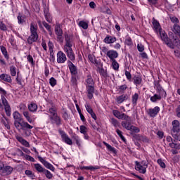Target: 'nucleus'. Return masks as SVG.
Instances as JSON below:
<instances>
[{
    "instance_id": "1",
    "label": "nucleus",
    "mask_w": 180,
    "mask_h": 180,
    "mask_svg": "<svg viewBox=\"0 0 180 180\" xmlns=\"http://www.w3.org/2000/svg\"><path fill=\"white\" fill-rule=\"evenodd\" d=\"M65 44L63 46L64 53H65L68 58H69L70 61H75V53H74V51L72 50V39L68 35H65Z\"/></svg>"
},
{
    "instance_id": "2",
    "label": "nucleus",
    "mask_w": 180,
    "mask_h": 180,
    "mask_svg": "<svg viewBox=\"0 0 180 180\" xmlns=\"http://www.w3.org/2000/svg\"><path fill=\"white\" fill-rule=\"evenodd\" d=\"M158 33L162 41H165V44H167V46L170 49H175V46H179L180 41H179V39H178V37H174V41L173 42H172L171 39L168 38V35L167 34V33H165V31H162V30H160L158 32Z\"/></svg>"
},
{
    "instance_id": "3",
    "label": "nucleus",
    "mask_w": 180,
    "mask_h": 180,
    "mask_svg": "<svg viewBox=\"0 0 180 180\" xmlns=\"http://www.w3.org/2000/svg\"><path fill=\"white\" fill-rule=\"evenodd\" d=\"M85 82L86 89L87 91V97L89 99H92V98H94V94H95V81H94L91 75H88Z\"/></svg>"
},
{
    "instance_id": "4",
    "label": "nucleus",
    "mask_w": 180,
    "mask_h": 180,
    "mask_svg": "<svg viewBox=\"0 0 180 180\" xmlns=\"http://www.w3.org/2000/svg\"><path fill=\"white\" fill-rule=\"evenodd\" d=\"M0 94L1 95V102L4 106V110L6 112V114L8 116H11V105H9V103H8V100L5 98V96L6 95V91L2 87H0Z\"/></svg>"
},
{
    "instance_id": "5",
    "label": "nucleus",
    "mask_w": 180,
    "mask_h": 180,
    "mask_svg": "<svg viewBox=\"0 0 180 180\" xmlns=\"http://www.w3.org/2000/svg\"><path fill=\"white\" fill-rule=\"evenodd\" d=\"M30 33L31 35L27 39L29 44H32L34 41H37V39H39V35L37 34V25L34 22H32L30 25Z\"/></svg>"
},
{
    "instance_id": "6",
    "label": "nucleus",
    "mask_w": 180,
    "mask_h": 180,
    "mask_svg": "<svg viewBox=\"0 0 180 180\" xmlns=\"http://www.w3.org/2000/svg\"><path fill=\"white\" fill-rule=\"evenodd\" d=\"M102 52L104 53L109 58L110 61H113L119 57V53L117 51H115L113 49L108 50L106 47H103L101 49Z\"/></svg>"
},
{
    "instance_id": "7",
    "label": "nucleus",
    "mask_w": 180,
    "mask_h": 180,
    "mask_svg": "<svg viewBox=\"0 0 180 180\" xmlns=\"http://www.w3.org/2000/svg\"><path fill=\"white\" fill-rule=\"evenodd\" d=\"M15 129L18 131H22V130H30L33 129V126L22 120L20 123L15 122Z\"/></svg>"
},
{
    "instance_id": "8",
    "label": "nucleus",
    "mask_w": 180,
    "mask_h": 180,
    "mask_svg": "<svg viewBox=\"0 0 180 180\" xmlns=\"http://www.w3.org/2000/svg\"><path fill=\"white\" fill-rule=\"evenodd\" d=\"M148 167V165H147V162L143 161V162H135V169L136 171H139L140 174H146L147 172V168Z\"/></svg>"
},
{
    "instance_id": "9",
    "label": "nucleus",
    "mask_w": 180,
    "mask_h": 180,
    "mask_svg": "<svg viewBox=\"0 0 180 180\" xmlns=\"http://www.w3.org/2000/svg\"><path fill=\"white\" fill-rule=\"evenodd\" d=\"M58 133L60 135L62 141L68 144V146H72V139L70 138L68 134L65 133L63 129H58Z\"/></svg>"
},
{
    "instance_id": "10",
    "label": "nucleus",
    "mask_w": 180,
    "mask_h": 180,
    "mask_svg": "<svg viewBox=\"0 0 180 180\" xmlns=\"http://www.w3.org/2000/svg\"><path fill=\"white\" fill-rule=\"evenodd\" d=\"M38 160L43 164V165L47 169H49L50 171H52V172H54L56 171V167L51 165V163L47 162V160H44L41 156L38 155L37 156Z\"/></svg>"
},
{
    "instance_id": "11",
    "label": "nucleus",
    "mask_w": 180,
    "mask_h": 180,
    "mask_svg": "<svg viewBox=\"0 0 180 180\" xmlns=\"http://www.w3.org/2000/svg\"><path fill=\"white\" fill-rule=\"evenodd\" d=\"M55 33L57 36L58 41H60V43H63V41H64L63 39V30L60 24H56L55 26Z\"/></svg>"
},
{
    "instance_id": "12",
    "label": "nucleus",
    "mask_w": 180,
    "mask_h": 180,
    "mask_svg": "<svg viewBox=\"0 0 180 180\" xmlns=\"http://www.w3.org/2000/svg\"><path fill=\"white\" fill-rule=\"evenodd\" d=\"M58 64H64L67 61V55L64 52L59 51L56 55Z\"/></svg>"
},
{
    "instance_id": "13",
    "label": "nucleus",
    "mask_w": 180,
    "mask_h": 180,
    "mask_svg": "<svg viewBox=\"0 0 180 180\" xmlns=\"http://www.w3.org/2000/svg\"><path fill=\"white\" fill-rule=\"evenodd\" d=\"M172 129L171 131L172 134L174 133H179L180 131V123L177 120H174L172 122Z\"/></svg>"
},
{
    "instance_id": "14",
    "label": "nucleus",
    "mask_w": 180,
    "mask_h": 180,
    "mask_svg": "<svg viewBox=\"0 0 180 180\" xmlns=\"http://www.w3.org/2000/svg\"><path fill=\"white\" fill-rule=\"evenodd\" d=\"M72 61V60H68V68L72 75H77V74H78V69H77V66H75V65H74Z\"/></svg>"
},
{
    "instance_id": "15",
    "label": "nucleus",
    "mask_w": 180,
    "mask_h": 180,
    "mask_svg": "<svg viewBox=\"0 0 180 180\" xmlns=\"http://www.w3.org/2000/svg\"><path fill=\"white\" fill-rule=\"evenodd\" d=\"M112 114L117 119H122V120H127L129 119V116L124 113H120L119 110H113Z\"/></svg>"
},
{
    "instance_id": "16",
    "label": "nucleus",
    "mask_w": 180,
    "mask_h": 180,
    "mask_svg": "<svg viewBox=\"0 0 180 180\" xmlns=\"http://www.w3.org/2000/svg\"><path fill=\"white\" fill-rule=\"evenodd\" d=\"M51 122L53 124H56V126H61V117L58 115H53L50 117Z\"/></svg>"
},
{
    "instance_id": "17",
    "label": "nucleus",
    "mask_w": 180,
    "mask_h": 180,
    "mask_svg": "<svg viewBox=\"0 0 180 180\" xmlns=\"http://www.w3.org/2000/svg\"><path fill=\"white\" fill-rule=\"evenodd\" d=\"M13 117L15 120L14 121L15 127H16V123H20L23 120V119H22V116L20 115V113H19V112L18 111H15L13 113Z\"/></svg>"
},
{
    "instance_id": "18",
    "label": "nucleus",
    "mask_w": 180,
    "mask_h": 180,
    "mask_svg": "<svg viewBox=\"0 0 180 180\" xmlns=\"http://www.w3.org/2000/svg\"><path fill=\"white\" fill-rule=\"evenodd\" d=\"M13 171V168L11 166H4L1 172V175L3 176H5V175H11V174H12V172Z\"/></svg>"
},
{
    "instance_id": "19",
    "label": "nucleus",
    "mask_w": 180,
    "mask_h": 180,
    "mask_svg": "<svg viewBox=\"0 0 180 180\" xmlns=\"http://www.w3.org/2000/svg\"><path fill=\"white\" fill-rule=\"evenodd\" d=\"M160 112V107L156 106L154 108H150L148 110V115L150 117H155Z\"/></svg>"
},
{
    "instance_id": "20",
    "label": "nucleus",
    "mask_w": 180,
    "mask_h": 180,
    "mask_svg": "<svg viewBox=\"0 0 180 180\" xmlns=\"http://www.w3.org/2000/svg\"><path fill=\"white\" fill-rule=\"evenodd\" d=\"M153 30L155 32V33H158V32H160V30H162L161 29V25H160V22L155 20V18H153V22H152Z\"/></svg>"
},
{
    "instance_id": "21",
    "label": "nucleus",
    "mask_w": 180,
    "mask_h": 180,
    "mask_svg": "<svg viewBox=\"0 0 180 180\" xmlns=\"http://www.w3.org/2000/svg\"><path fill=\"white\" fill-rule=\"evenodd\" d=\"M0 79H1V81H4V82H7L8 84L12 83V77H11V75L6 73H3L0 75Z\"/></svg>"
},
{
    "instance_id": "22",
    "label": "nucleus",
    "mask_w": 180,
    "mask_h": 180,
    "mask_svg": "<svg viewBox=\"0 0 180 180\" xmlns=\"http://www.w3.org/2000/svg\"><path fill=\"white\" fill-rule=\"evenodd\" d=\"M134 79V84L136 85V86H139L141 85V83L143 82V78L141 77V75H136L133 77Z\"/></svg>"
},
{
    "instance_id": "23",
    "label": "nucleus",
    "mask_w": 180,
    "mask_h": 180,
    "mask_svg": "<svg viewBox=\"0 0 180 180\" xmlns=\"http://www.w3.org/2000/svg\"><path fill=\"white\" fill-rule=\"evenodd\" d=\"M117 39L115 37L113 36H106L105 38L104 39L103 41L106 44H113L116 41Z\"/></svg>"
},
{
    "instance_id": "24",
    "label": "nucleus",
    "mask_w": 180,
    "mask_h": 180,
    "mask_svg": "<svg viewBox=\"0 0 180 180\" xmlns=\"http://www.w3.org/2000/svg\"><path fill=\"white\" fill-rule=\"evenodd\" d=\"M126 121H123L122 122V127H124V129H126L127 130H130L131 126V124L130 123V117H129V118L127 120H125Z\"/></svg>"
},
{
    "instance_id": "25",
    "label": "nucleus",
    "mask_w": 180,
    "mask_h": 180,
    "mask_svg": "<svg viewBox=\"0 0 180 180\" xmlns=\"http://www.w3.org/2000/svg\"><path fill=\"white\" fill-rule=\"evenodd\" d=\"M16 139L25 147H30V144L27 141L23 139L22 136H16Z\"/></svg>"
},
{
    "instance_id": "26",
    "label": "nucleus",
    "mask_w": 180,
    "mask_h": 180,
    "mask_svg": "<svg viewBox=\"0 0 180 180\" xmlns=\"http://www.w3.org/2000/svg\"><path fill=\"white\" fill-rule=\"evenodd\" d=\"M128 98L129 97L126 94L121 95V96L117 97L116 102H117V103H119V104L123 103L124 102V101H127Z\"/></svg>"
},
{
    "instance_id": "27",
    "label": "nucleus",
    "mask_w": 180,
    "mask_h": 180,
    "mask_svg": "<svg viewBox=\"0 0 180 180\" xmlns=\"http://www.w3.org/2000/svg\"><path fill=\"white\" fill-rule=\"evenodd\" d=\"M157 91H158V95H160V96H167V92L164 91V89H162V86L161 85L158 84L156 85Z\"/></svg>"
},
{
    "instance_id": "28",
    "label": "nucleus",
    "mask_w": 180,
    "mask_h": 180,
    "mask_svg": "<svg viewBox=\"0 0 180 180\" xmlns=\"http://www.w3.org/2000/svg\"><path fill=\"white\" fill-rule=\"evenodd\" d=\"M34 167L36 169V171H37L38 172H40V174H43L44 172V171H46V169L44 167H43V166L41 165H40L39 163H36L34 164Z\"/></svg>"
},
{
    "instance_id": "29",
    "label": "nucleus",
    "mask_w": 180,
    "mask_h": 180,
    "mask_svg": "<svg viewBox=\"0 0 180 180\" xmlns=\"http://www.w3.org/2000/svg\"><path fill=\"white\" fill-rule=\"evenodd\" d=\"M28 109H29L30 112H32V113H34V112H37V104H36L34 103H31L30 104L28 105Z\"/></svg>"
},
{
    "instance_id": "30",
    "label": "nucleus",
    "mask_w": 180,
    "mask_h": 180,
    "mask_svg": "<svg viewBox=\"0 0 180 180\" xmlns=\"http://www.w3.org/2000/svg\"><path fill=\"white\" fill-rule=\"evenodd\" d=\"M0 50H1L3 56H4V58L6 60H9V55H8V51H6V48H5V46H1Z\"/></svg>"
},
{
    "instance_id": "31",
    "label": "nucleus",
    "mask_w": 180,
    "mask_h": 180,
    "mask_svg": "<svg viewBox=\"0 0 180 180\" xmlns=\"http://www.w3.org/2000/svg\"><path fill=\"white\" fill-rule=\"evenodd\" d=\"M22 115L24 117H25L26 120L28 121V122H30V124L33 123V120H32V118L30 117V113L29 112V111H24L22 112Z\"/></svg>"
},
{
    "instance_id": "32",
    "label": "nucleus",
    "mask_w": 180,
    "mask_h": 180,
    "mask_svg": "<svg viewBox=\"0 0 180 180\" xmlns=\"http://www.w3.org/2000/svg\"><path fill=\"white\" fill-rule=\"evenodd\" d=\"M103 143L104 144V146H105L108 151L116 154V149L115 148L112 147V146L109 145V143H106L105 141H103Z\"/></svg>"
},
{
    "instance_id": "33",
    "label": "nucleus",
    "mask_w": 180,
    "mask_h": 180,
    "mask_svg": "<svg viewBox=\"0 0 180 180\" xmlns=\"http://www.w3.org/2000/svg\"><path fill=\"white\" fill-rule=\"evenodd\" d=\"M161 98H162V96L160 94H155L150 97V101L153 103H155L157 101H161Z\"/></svg>"
},
{
    "instance_id": "34",
    "label": "nucleus",
    "mask_w": 180,
    "mask_h": 180,
    "mask_svg": "<svg viewBox=\"0 0 180 180\" xmlns=\"http://www.w3.org/2000/svg\"><path fill=\"white\" fill-rule=\"evenodd\" d=\"M44 16L46 21H48L49 23H51L53 20L51 19V16L50 15V13H49V11L44 10Z\"/></svg>"
},
{
    "instance_id": "35",
    "label": "nucleus",
    "mask_w": 180,
    "mask_h": 180,
    "mask_svg": "<svg viewBox=\"0 0 180 180\" xmlns=\"http://www.w3.org/2000/svg\"><path fill=\"white\" fill-rule=\"evenodd\" d=\"M172 32H174V33L175 34H178V36L180 35V26L178 24H174L173 29H172Z\"/></svg>"
},
{
    "instance_id": "36",
    "label": "nucleus",
    "mask_w": 180,
    "mask_h": 180,
    "mask_svg": "<svg viewBox=\"0 0 180 180\" xmlns=\"http://www.w3.org/2000/svg\"><path fill=\"white\" fill-rule=\"evenodd\" d=\"M132 105L134 106H136L137 105V101H139V94L135 93L134 95H132Z\"/></svg>"
},
{
    "instance_id": "37",
    "label": "nucleus",
    "mask_w": 180,
    "mask_h": 180,
    "mask_svg": "<svg viewBox=\"0 0 180 180\" xmlns=\"http://www.w3.org/2000/svg\"><path fill=\"white\" fill-rule=\"evenodd\" d=\"M78 25L79 26V27L84 29V30H86V29H88V22L84 20L79 21Z\"/></svg>"
},
{
    "instance_id": "38",
    "label": "nucleus",
    "mask_w": 180,
    "mask_h": 180,
    "mask_svg": "<svg viewBox=\"0 0 180 180\" xmlns=\"http://www.w3.org/2000/svg\"><path fill=\"white\" fill-rule=\"evenodd\" d=\"M42 25L44 26V27L48 30L50 35L52 34L53 32L51 30V25H49V23L46 22V21H44L42 22Z\"/></svg>"
},
{
    "instance_id": "39",
    "label": "nucleus",
    "mask_w": 180,
    "mask_h": 180,
    "mask_svg": "<svg viewBox=\"0 0 180 180\" xmlns=\"http://www.w3.org/2000/svg\"><path fill=\"white\" fill-rule=\"evenodd\" d=\"M72 139L73 140H75V141H76L77 146H78L79 147L81 146V139H79V136H78V135L74 134Z\"/></svg>"
},
{
    "instance_id": "40",
    "label": "nucleus",
    "mask_w": 180,
    "mask_h": 180,
    "mask_svg": "<svg viewBox=\"0 0 180 180\" xmlns=\"http://www.w3.org/2000/svg\"><path fill=\"white\" fill-rule=\"evenodd\" d=\"M2 123L8 130L11 129V126L9 125V120H8L6 117H4V120H2Z\"/></svg>"
},
{
    "instance_id": "41",
    "label": "nucleus",
    "mask_w": 180,
    "mask_h": 180,
    "mask_svg": "<svg viewBox=\"0 0 180 180\" xmlns=\"http://www.w3.org/2000/svg\"><path fill=\"white\" fill-rule=\"evenodd\" d=\"M112 62V68L115 70V71H117L119 70V63L116 61V60H111Z\"/></svg>"
},
{
    "instance_id": "42",
    "label": "nucleus",
    "mask_w": 180,
    "mask_h": 180,
    "mask_svg": "<svg viewBox=\"0 0 180 180\" xmlns=\"http://www.w3.org/2000/svg\"><path fill=\"white\" fill-rule=\"evenodd\" d=\"M10 72L11 77H16V67H15L14 65H11L10 67Z\"/></svg>"
},
{
    "instance_id": "43",
    "label": "nucleus",
    "mask_w": 180,
    "mask_h": 180,
    "mask_svg": "<svg viewBox=\"0 0 180 180\" xmlns=\"http://www.w3.org/2000/svg\"><path fill=\"white\" fill-rule=\"evenodd\" d=\"M49 84H50L51 86L54 88V86H56V85H57V79H56V78H54V77H51L49 79Z\"/></svg>"
},
{
    "instance_id": "44",
    "label": "nucleus",
    "mask_w": 180,
    "mask_h": 180,
    "mask_svg": "<svg viewBox=\"0 0 180 180\" xmlns=\"http://www.w3.org/2000/svg\"><path fill=\"white\" fill-rule=\"evenodd\" d=\"M43 174H44V175H46V176L48 179H51V178H53V174H51V172L50 171L47 170L46 169H45Z\"/></svg>"
},
{
    "instance_id": "45",
    "label": "nucleus",
    "mask_w": 180,
    "mask_h": 180,
    "mask_svg": "<svg viewBox=\"0 0 180 180\" xmlns=\"http://www.w3.org/2000/svg\"><path fill=\"white\" fill-rule=\"evenodd\" d=\"M79 129H80V133L82 134H85L88 133V128H86V127H85L84 125H81L79 127Z\"/></svg>"
},
{
    "instance_id": "46",
    "label": "nucleus",
    "mask_w": 180,
    "mask_h": 180,
    "mask_svg": "<svg viewBox=\"0 0 180 180\" xmlns=\"http://www.w3.org/2000/svg\"><path fill=\"white\" fill-rule=\"evenodd\" d=\"M124 43L127 46H131L133 44V41L130 37H127Z\"/></svg>"
},
{
    "instance_id": "47",
    "label": "nucleus",
    "mask_w": 180,
    "mask_h": 180,
    "mask_svg": "<svg viewBox=\"0 0 180 180\" xmlns=\"http://www.w3.org/2000/svg\"><path fill=\"white\" fill-rule=\"evenodd\" d=\"M25 175L29 176L30 178H32V179H34V173L30 170H25Z\"/></svg>"
},
{
    "instance_id": "48",
    "label": "nucleus",
    "mask_w": 180,
    "mask_h": 180,
    "mask_svg": "<svg viewBox=\"0 0 180 180\" xmlns=\"http://www.w3.org/2000/svg\"><path fill=\"white\" fill-rule=\"evenodd\" d=\"M89 60L92 63V64H98V60H96L95 56L92 55H89Z\"/></svg>"
},
{
    "instance_id": "49",
    "label": "nucleus",
    "mask_w": 180,
    "mask_h": 180,
    "mask_svg": "<svg viewBox=\"0 0 180 180\" xmlns=\"http://www.w3.org/2000/svg\"><path fill=\"white\" fill-rule=\"evenodd\" d=\"M116 133L118 134L122 141H126V138L123 136V132H122V131H120V129H117Z\"/></svg>"
},
{
    "instance_id": "50",
    "label": "nucleus",
    "mask_w": 180,
    "mask_h": 180,
    "mask_svg": "<svg viewBox=\"0 0 180 180\" xmlns=\"http://www.w3.org/2000/svg\"><path fill=\"white\" fill-rule=\"evenodd\" d=\"M16 154L18 157H22V158H25V154H24L23 151H22V150L18 148L16 150Z\"/></svg>"
},
{
    "instance_id": "51",
    "label": "nucleus",
    "mask_w": 180,
    "mask_h": 180,
    "mask_svg": "<svg viewBox=\"0 0 180 180\" xmlns=\"http://www.w3.org/2000/svg\"><path fill=\"white\" fill-rule=\"evenodd\" d=\"M130 131H133L134 133H140V129L137 127L131 126V128L129 129Z\"/></svg>"
},
{
    "instance_id": "52",
    "label": "nucleus",
    "mask_w": 180,
    "mask_h": 180,
    "mask_svg": "<svg viewBox=\"0 0 180 180\" xmlns=\"http://www.w3.org/2000/svg\"><path fill=\"white\" fill-rule=\"evenodd\" d=\"M100 75H101V77H103V78H106L108 77V73L106 72V70L101 68L100 70Z\"/></svg>"
},
{
    "instance_id": "53",
    "label": "nucleus",
    "mask_w": 180,
    "mask_h": 180,
    "mask_svg": "<svg viewBox=\"0 0 180 180\" xmlns=\"http://www.w3.org/2000/svg\"><path fill=\"white\" fill-rule=\"evenodd\" d=\"M24 160H27V161H30L31 162H36V160L34 158L29 155H26L24 158Z\"/></svg>"
},
{
    "instance_id": "54",
    "label": "nucleus",
    "mask_w": 180,
    "mask_h": 180,
    "mask_svg": "<svg viewBox=\"0 0 180 180\" xmlns=\"http://www.w3.org/2000/svg\"><path fill=\"white\" fill-rule=\"evenodd\" d=\"M19 25H23L25 23V18L22 15H18L17 18Z\"/></svg>"
},
{
    "instance_id": "55",
    "label": "nucleus",
    "mask_w": 180,
    "mask_h": 180,
    "mask_svg": "<svg viewBox=\"0 0 180 180\" xmlns=\"http://www.w3.org/2000/svg\"><path fill=\"white\" fill-rule=\"evenodd\" d=\"M49 113H51V115H53V116H56L57 115V110L56 109V108H49Z\"/></svg>"
},
{
    "instance_id": "56",
    "label": "nucleus",
    "mask_w": 180,
    "mask_h": 180,
    "mask_svg": "<svg viewBox=\"0 0 180 180\" xmlns=\"http://www.w3.org/2000/svg\"><path fill=\"white\" fill-rule=\"evenodd\" d=\"M172 137H174V139H175V140H178L179 141H180V134L179 132L177 133H173L172 134Z\"/></svg>"
},
{
    "instance_id": "57",
    "label": "nucleus",
    "mask_w": 180,
    "mask_h": 180,
    "mask_svg": "<svg viewBox=\"0 0 180 180\" xmlns=\"http://www.w3.org/2000/svg\"><path fill=\"white\" fill-rule=\"evenodd\" d=\"M137 49L140 53H143V51H144V46L141 44H138Z\"/></svg>"
},
{
    "instance_id": "58",
    "label": "nucleus",
    "mask_w": 180,
    "mask_h": 180,
    "mask_svg": "<svg viewBox=\"0 0 180 180\" xmlns=\"http://www.w3.org/2000/svg\"><path fill=\"white\" fill-rule=\"evenodd\" d=\"M85 108L86 112H88V113L91 114L92 113V112H94V110H92V108H91V106H89V105L86 104L85 105Z\"/></svg>"
},
{
    "instance_id": "59",
    "label": "nucleus",
    "mask_w": 180,
    "mask_h": 180,
    "mask_svg": "<svg viewBox=\"0 0 180 180\" xmlns=\"http://www.w3.org/2000/svg\"><path fill=\"white\" fill-rule=\"evenodd\" d=\"M111 123L115 126V127H117L119 126V122H117L115 118L111 119Z\"/></svg>"
},
{
    "instance_id": "60",
    "label": "nucleus",
    "mask_w": 180,
    "mask_h": 180,
    "mask_svg": "<svg viewBox=\"0 0 180 180\" xmlns=\"http://www.w3.org/2000/svg\"><path fill=\"white\" fill-rule=\"evenodd\" d=\"M170 20L172 22V23H174V25H176L179 20L176 18V17L174 16H171L170 17Z\"/></svg>"
},
{
    "instance_id": "61",
    "label": "nucleus",
    "mask_w": 180,
    "mask_h": 180,
    "mask_svg": "<svg viewBox=\"0 0 180 180\" xmlns=\"http://www.w3.org/2000/svg\"><path fill=\"white\" fill-rule=\"evenodd\" d=\"M125 76L127 77V79H128V81H131V74L130 73V72L126 70Z\"/></svg>"
},
{
    "instance_id": "62",
    "label": "nucleus",
    "mask_w": 180,
    "mask_h": 180,
    "mask_svg": "<svg viewBox=\"0 0 180 180\" xmlns=\"http://www.w3.org/2000/svg\"><path fill=\"white\" fill-rule=\"evenodd\" d=\"M19 109H20V110L21 111V112H22V113L24 112H26L25 110H26V105H25V104H20V105H19Z\"/></svg>"
},
{
    "instance_id": "63",
    "label": "nucleus",
    "mask_w": 180,
    "mask_h": 180,
    "mask_svg": "<svg viewBox=\"0 0 180 180\" xmlns=\"http://www.w3.org/2000/svg\"><path fill=\"white\" fill-rule=\"evenodd\" d=\"M158 164L161 167V168H165V163L162 161V160H158Z\"/></svg>"
},
{
    "instance_id": "64",
    "label": "nucleus",
    "mask_w": 180,
    "mask_h": 180,
    "mask_svg": "<svg viewBox=\"0 0 180 180\" xmlns=\"http://www.w3.org/2000/svg\"><path fill=\"white\" fill-rule=\"evenodd\" d=\"M176 113L177 117L180 118V105H178V107L176 108Z\"/></svg>"
}]
</instances>
